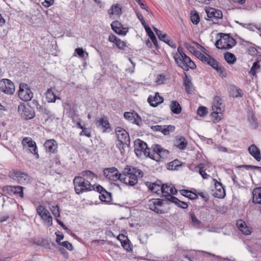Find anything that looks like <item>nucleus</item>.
Wrapping results in <instances>:
<instances>
[{
    "label": "nucleus",
    "mask_w": 261,
    "mask_h": 261,
    "mask_svg": "<svg viewBox=\"0 0 261 261\" xmlns=\"http://www.w3.org/2000/svg\"><path fill=\"white\" fill-rule=\"evenodd\" d=\"M177 51L179 55L176 54L174 56V59L179 67L186 71H188L189 68L194 69L196 68L195 63L184 53L182 48L178 47Z\"/></svg>",
    "instance_id": "obj_1"
},
{
    "label": "nucleus",
    "mask_w": 261,
    "mask_h": 261,
    "mask_svg": "<svg viewBox=\"0 0 261 261\" xmlns=\"http://www.w3.org/2000/svg\"><path fill=\"white\" fill-rule=\"evenodd\" d=\"M147 152V156L157 162L167 159L169 153L168 150L159 144H153Z\"/></svg>",
    "instance_id": "obj_2"
},
{
    "label": "nucleus",
    "mask_w": 261,
    "mask_h": 261,
    "mask_svg": "<svg viewBox=\"0 0 261 261\" xmlns=\"http://www.w3.org/2000/svg\"><path fill=\"white\" fill-rule=\"evenodd\" d=\"M75 192L80 194L85 192L95 190L96 186L92 185L90 182L82 176H76L73 179Z\"/></svg>",
    "instance_id": "obj_3"
},
{
    "label": "nucleus",
    "mask_w": 261,
    "mask_h": 261,
    "mask_svg": "<svg viewBox=\"0 0 261 261\" xmlns=\"http://www.w3.org/2000/svg\"><path fill=\"white\" fill-rule=\"evenodd\" d=\"M236 44V40L228 34H221L220 39L215 43L217 48L229 49Z\"/></svg>",
    "instance_id": "obj_4"
},
{
    "label": "nucleus",
    "mask_w": 261,
    "mask_h": 261,
    "mask_svg": "<svg viewBox=\"0 0 261 261\" xmlns=\"http://www.w3.org/2000/svg\"><path fill=\"white\" fill-rule=\"evenodd\" d=\"M10 178L20 184H25L31 182V178L26 173L20 170H13L9 174Z\"/></svg>",
    "instance_id": "obj_5"
},
{
    "label": "nucleus",
    "mask_w": 261,
    "mask_h": 261,
    "mask_svg": "<svg viewBox=\"0 0 261 261\" xmlns=\"http://www.w3.org/2000/svg\"><path fill=\"white\" fill-rule=\"evenodd\" d=\"M37 214L40 217L44 223L48 226H50L53 224V218L49 211L42 205L37 207Z\"/></svg>",
    "instance_id": "obj_6"
},
{
    "label": "nucleus",
    "mask_w": 261,
    "mask_h": 261,
    "mask_svg": "<svg viewBox=\"0 0 261 261\" xmlns=\"http://www.w3.org/2000/svg\"><path fill=\"white\" fill-rule=\"evenodd\" d=\"M149 149L145 142L140 139L135 141L134 150L137 156L141 157L143 155L147 156Z\"/></svg>",
    "instance_id": "obj_7"
},
{
    "label": "nucleus",
    "mask_w": 261,
    "mask_h": 261,
    "mask_svg": "<svg viewBox=\"0 0 261 261\" xmlns=\"http://www.w3.org/2000/svg\"><path fill=\"white\" fill-rule=\"evenodd\" d=\"M22 145L24 149H27L29 152L33 154L37 159H38L39 155L37 152V146L35 141L31 138L25 137L22 140Z\"/></svg>",
    "instance_id": "obj_8"
},
{
    "label": "nucleus",
    "mask_w": 261,
    "mask_h": 261,
    "mask_svg": "<svg viewBox=\"0 0 261 261\" xmlns=\"http://www.w3.org/2000/svg\"><path fill=\"white\" fill-rule=\"evenodd\" d=\"M18 96L23 101H27L31 100L33 93L27 84L22 83L19 85Z\"/></svg>",
    "instance_id": "obj_9"
},
{
    "label": "nucleus",
    "mask_w": 261,
    "mask_h": 261,
    "mask_svg": "<svg viewBox=\"0 0 261 261\" xmlns=\"http://www.w3.org/2000/svg\"><path fill=\"white\" fill-rule=\"evenodd\" d=\"M103 176L108 179L112 181H120L121 174L115 167L107 168L103 170Z\"/></svg>",
    "instance_id": "obj_10"
},
{
    "label": "nucleus",
    "mask_w": 261,
    "mask_h": 261,
    "mask_svg": "<svg viewBox=\"0 0 261 261\" xmlns=\"http://www.w3.org/2000/svg\"><path fill=\"white\" fill-rule=\"evenodd\" d=\"M18 111L21 117L25 120L31 119L35 117V112L29 106L21 105L18 106Z\"/></svg>",
    "instance_id": "obj_11"
},
{
    "label": "nucleus",
    "mask_w": 261,
    "mask_h": 261,
    "mask_svg": "<svg viewBox=\"0 0 261 261\" xmlns=\"http://www.w3.org/2000/svg\"><path fill=\"white\" fill-rule=\"evenodd\" d=\"M0 90L6 94L12 95L15 91V87L10 80L4 79L0 81Z\"/></svg>",
    "instance_id": "obj_12"
},
{
    "label": "nucleus",
    "mask_w": 261,
    "mask_h": 261,
    "mask_svg": "<svg viewBox=\"0 0 261 261\" xmlns=\"http://www.w3.org/2000/svg\"><path fill=\"white\" fill-rule=\"evenodd\" d=\"M161 189L163 196L165 197L169 201H171L170 197H174L172 195L176 194L177 192L176 189L172 185L163 184L161 186Z\"/></svg>",
    "instance_id": "obj_13"
},
{
    "label": "nucleus",
    "mask_w": 261,
    "mask_h": 261,
    "mask_svg": "<svg viewBox=\"0 0 261 261\" xmlns=\"http://www.w3.org/2000/svg\"><path fill=\"white\" fill-rule=\"evenodd\" d=\"M116 134L117 137L119 145L126 144L129 143V137L128 133L121 127H117L116 129Z\"/></svg>",
    "instance_id": "obj_14"
},
{
    "label": "nucleus",
    "mask_w": 261,
    "mask_h": 261,
    "mask_svg": "<svg viewBox=\"0 0 261 261\" xmlns=\"http://www.w3.org/2000/svg\"><path fill=\"white\" fill-rule=\"evenodd\" d=\"M95 191L98 192L100 195L99 199L102 202H111L112 198L111 194L108 192L102 187L100 185H96Z\"/></svg>",
    "instance_id": "obj_15"
},
{
    "label": "nucleus",
    "mask_w": 261,
    "mask_h": 261,
    "mask_svg": "<svg viewBox=\"0 0 261 261\" xmlns=\"http://www.w3.org/2000/svg\"><path fill=\"white\" fill-rule=\"evenodd\" d=\"M124 117L125 119L130 122L140 125L142 122L141 118L139 115L135 112H126L124 113Z\"/></svg>",
    "instance_id": "obj_16"
},
{
    "label": "nucleus",
    "mask_w": 261,
    "mask_h": 261,
    "mask_svg": "<svg viewBox=\"0 0 261 261\" xmlns=\"http://www.w3.org/2000/svg\"><path fill=\"white\" fill-rule=\"evenodd\" d=\"M205 12L209 18L215 19L216 20L221 19L223 17V14L221 11L214 8L209 7L205 9Z\"/></svg>",
    "instance_id": "obj_17"
},
{
    "label": "nucleus",
    "mask_w": 261,
    "mask_h": 261,
    "mask_svg": "<svg viewBox=\"0 0 261 261\" xmlns=\"http://www.w3.org/2000/svg\"><path fill=\"white\" fill-rule=\"evenodd\" d=\"M212 110L213 112L222 113L224 111V107L222 99L219 96H215L212 104Z\"/></svg>",
    "instance_id": "obj_18"
},
{
    "label": "nucleus",
    "mask_w": 261,
    "mask_h": 261,
    "mask_svg": "<svg viewBox=\"0 0 261 261\" xmlns=\"http://www.w3.org/2000/svg\"><path fill=\"white\" fill-rule=\"evenodd\" d=\"M120 181L130 186H134L138 183V178L135 174H131L129 175H126L121 177Z\"/></svg>",
    "instance_id": "obj_19"
},
{
    "label": "nucleus",
    "mask_w": 261,
    "mask_h": 261,
    "mask_svg": "<svg viewBox=\"0 0 261 261\" xmlns=\"http://www.w3.org/2000/svg\"><path fill=\"white\" fill-rule=\"evenodd\" d=\"M162 205V200L158 199L153 200L151 201L149 206L151 211H154L158 214H163L164 212L161 209Z\"/></svg>",
    "instance_id": "obj_20"
},
{
    "label": "nucleus",
    "mask_w": 261,
    "mask_h": 261,
    "mask_svg": "<svg viewBox=\"0 0 261 261\" xmlns=\"http://www.w3.org/2000/svg\"><path fill=\"white\" fill-rule=\"evenodd\" d=\"M46 150L51 153H55L58 148V144L54 139L47 140L44 144Z\"/></svg>",
    "instance_id": "obj_21"
},
{
    "label": "nucleus",
    "mask_w": 261,
    "mask_h": 261,
    "mask_svg": "<svg viewBox=\"0 0 261 261\" xmlns=\"http://www.w3.org/2000/svg\"><path fill=\"white\" fill-rule=\"evenodd\" d=\"M237 227L245 235H249L251 233V229L247 226L245 222L241 219L237 221Z\"/></svg>",
    "instance_id": "obj_22"
},
{
    "label": "nucleus",
    "mask_w": 261,
    "mask_h": 261,
    "mask_svg": "<svg viewBox=\"0 0 261 261\" xmlns=\"http://www.w3.org/2000/svg\"><path fill=\"white\" fill-rule=\"evenodd\" d=\"M147 101L151 106L155 107L163 102V98L159 95L158 93H156L153 96H149Z\"/></svg>",
    "instance_id": "obj_23"
},
{
    "label": "nucleus",
    "mask_w": 261,
    "mask_h": 261,
    "mask_svg": "<svg viewBox=\"0 0 261 261\" xmlns=\"http://www.w3.org/2000/svg\"><path fill=\"white\" fill-rule=\"evenodd\" d=\"M248 151L250 154L257 161L261 160L260 151L259 148L254 144L251 145L248 147Z\"/></svg>",
    "instance_id": "obj_24"
},
{
    "label": "nucleus",
    "mask_w": 261,
    "mask_h": 261,
    "mask_svg": "<svg viewBox=\"0 0 261 261\" xmlns=\"http://www.w3.org/2000/svg\"><path fill=\"white\" fill-rule=\"evenodd\" d=\"M4 189L6 190L9 191L10 192H12L14 194H16L19 196L20 197H23V188L21 186H6L4 188Z\"/></svg>",
    "instance_id": "obj_25"
},
{
    "label": "nucleus",
    "mask_w": 261,
    "mask_h": 261,
    "mask_svg": "<svg viewBox=\"0 0 261 261\" xmlns=\"http://www.w3.org/2000/svg\"><path fill=\"white\" fill-rule=\"evenodd\" d=\"M175 145L180 150L185 149L187 145L188 142L186 139L181 136H177L175 141Z\"/></svg>",
    "instance_id": "obj_26"
},
{
    "label": "nucleus",
    "mask_w": 261,
    "mask_h": 261,
    "mask_svg": "<svg viewBox=\"0 0 261 261\" xmlns=\"http://www.w3.org/2000/svg\"><path fill=\"white\" fill-rule=\"evenodd\" d=\"M252 201L254 203L261 204V187H257L252 191Z\"/></svg>",
    "instance_id": "obj_27"
},
{
    "label": "nucleus",
    "mask_w": 261,
    "mask_h": 261,
    "mask_svg": "<svg viewBox=\"0 0 261 261\" xmlns=\"http://www.w3.org/2000/svg\"><path fill=\"white\" fill-rule=\"evenodd\" d=\"M109 40L115 43L117 47L120 49H122L125 46V43L114 35H110Z\"/></svg>",
    "instance_id": "obj_28"
},
{
    "label": "nucleus",
    "mask_w": 261,
    "mask_h": 261,
    "mask_svg": "<svg viewBox=\"0 0 261 261\" xmlns=\"http://www.w3.org/2000/svg\"><path fill=\"white\" fill-rule=\"evenodd\" d=\"M46 98L48 102H55L56 100L60 99L55 93L54 92L53 89H48L46 92Z\"/></svg>",
    "instance_id": "obj_29"
},
{
    "label": "nucleus",
    "mask_w": 261,
    "mask_h": 261,
    "mask_svg": "<svg viewBox=\"0 0 261 261\" xmlns=\"http://www.w3.org/2000/svg\"><path fill=\"white\" fill-rule=\"evenodd\" d=\"M170 108L172 112L175 114H179L181 111V107L176 100H172L171 102Z\"/></svg>",
    "instance_id": "obj_30"
},
{
    "label": "nucleus",
    "mask_w": 261,
    "mask_h": 261,
    "mask_svg": "<svg viewBox=\"0 0 261 261\" xmlns=\"http://www.w3.org/2000/svg\"><path fill=\"white\" fill-rule=\"evenodd\" d=\"M153 30L160 40L164 41L167 44L170 45L169 40L166 34H163L162 31H160L155 28H153Z\"/></svg>",
    "instance_id": "obj_31"
},
{
    "label": "nucleus",
    "mask_w": 261,
    "mask_h": 261,
    "mask_svg": "<svg viewBox=\"0 0 261 261\" xmlns=\"http://www.w3.org/2000/svg\"><path fill=\"white\" fill-rule=\"evenodd\" d=\"M110 15L119 16L121 14V8L118 5L112 6L110 10H109Z\"/></svg>",
    "instance_id": "obj_32"
},
{
    "label": "nucleus",
    "mask_w": 261,
    "mask_h": 261,
    "mask_svg": "<svg viewBox=\"0 0 261 261\" xmlns=\"http://www.w3.org/2000/svg\"><path fill=\"white\" fill-rule=\"evenodd\" d=\"M179 192L182 196L187 197L192 200L196 199L198 198L197 194L187 190H180Z\"/></svg>",
    "instance_id": "obj_33"
},
{
    "label": "nucleus",
    "mask_w": 261,
    "mask_h": 261,
    "mask_svg": "<svg viewBox=\"0 0 261 261\" xmlns=\"http://www.w3.org/2000/svg\"><path fill=\"white\" fill-rule=\"evenodd\" d=\"M260 68V65L259 64V61L258 60L254 62L249 72L251 76H256V72Z\"/></svg>",
    "instance_id": "obj_34"
},
{
    "label": "nucleus",
    "mask_w": 261,
    "mask_h": 261,
    "mask_svg": "<svg viewBox=\"0 0 261 261\" xmlns=\"http://www.w3.org/2000/svg\"><path fill=\"white\" fill-rule=\"evenodd\" d=\"M170 198L171 199V201L170 202L175 203L176 205L181 208H186L188 206L187 203L179 200L175 197H171Z\"/></svg>",
    "instance_id": "obj_35"
},
{
    "label": "nucleus",
    "mask_w": 261,
    "mask_h": 261,
    "mask_svg": "<svg viewBox=\"0 0 261 261\" xmlns=\"http://www.w3.org/2000/svg\"><path fill=\"white\" fill-rule=\"evenodd\" d=\"M146 32L150 38L151 40L156 47H158V41L154 33L149 27H146Z\"/></svg>",
    "instance_id": "obj_36"
},
{
    "label": "nucleus",
    "mask_w": 261,
    "mask_h": 261,
    "mask_svg": "<svg viewBox=\"0 0 261 261\" xmlns=\"http://www.w3.org/2000/svg\"><path fill=\"white\" fill-rule=\"evenodd\" d=\"M224 57L226 61L230 64H233L236 61V58L234 55L230 53H226L224 55Z\"/></svg>",
    "instance_id": "obj_37"
},
{
    "label": "nucleus",
    "mask_w": 261,
    "mask_h": 261,
    "mask_svg": "<svg viewBox=\"0 0 261 261\" xmlns=\"http://www.w3.org/2000/svg\"><path fill=\"white\" fill-rule=\"evenodd\" d=\"M83 177H86L88 179L90 180H92L94 178H97V175L94 174L93 172L90 170H85L82 172L81 173Z\"/></svg>",
    "instance_id": "obj_38"
},
{
    "label": "nucleus",
    "mask_w": 261,
    "mask_h": 261,
    "mask_svg": "<svg viewBox=\"0 0 261 261\" xmlns=\"http://www.w3.org/2000/svg\"><path fill=\"white\" fill-rule=\"evenodd\" d=\"M191 219L193 225L197 228H201L202 227V223L199 221L194 214H190Z\"/></svg>",
    "instance_id": "obj_39"
},
{
    "label": "nucleus",
    "mask_w": 261,
    "mask_h": 261,
    "mask_svg": "<svg viewBox=\"0 0 261 261\" xmlns=\"http://www.w3.org/2000/svg\"><path fill=\"white\" fill-rule=\"evenodd\" d=\"M200 18L198 13L195 11L191 12V20L194 24H197L199 22Z\"/></svg>",
    "instance_id": "obj_40"
},
{
    "label": "nucleus",
    "mask_w": 261,
    "mask_h": 261,
    "mask_svg": "<svg viewBox=\"0 0 261 261\" xmlns=\"http://www.w3.org/2000/svg\"><path fill=\"white\" fill-rule=\"evenodd\" d=\"M149 189L153 193L158 194L161 191V187L155 183H150L148 186Z\"/></svg>",
    "instance_id": "obj_41"
},
{
    "label": "nucleus",
    "mask_w": 261,
    "mask_h": 261,
    "mask_svg": "<svg viewBox=\"0 0 261 261\" xmlns=\"http://www.w3.org/2000/svg\"><path fill=\"white\" fill-rule=\"evenodd\" d=\"M98 124L101 126L105 129L104 132L110 128V124L109 121L104 118H101L98 121Z\"/></svg>",
    "instance_id": "obj_42"
},
{
    "label": "nucleus",
    "mask_w": 261,
    "mask_h": 261,
    "mask_svg": "<svg viewBox=\"0 0 261 261\" xmlns=\"http://www.w3.org/2000/svg\"><path fill=\"white\" fill-rule=\"evenodd\" d=\"M184 86L186 91L190 93L192 88V83L191 80L186 75L184 81Z\"/></svg>",
    "instance_id": "obj_43"
},
{
    "label": "nucleus",
    "mask_w": 261,
    "mask_h": 261,
    "mask_svg": "<svg viewBox=\"0 0 261 261\" xmlns=\"http://www.w3.org/2000/svg\"><path fill=\"white\" fill-rule=\"evenodd\" d=\"M236 22L243 28L247 29L248 30L251 31H254L255 29H258L257 27L253 24L252 23H244L236 21Z\"/></svg>",
    "instance_id": "obj_44"
},
{
    "label": "nucleus",
    "mask_w": 261,
    "mask_h": 261,
    "mask_svg": "<svg viewBox=\"0 0 261 261\" xmlns=\"http://www.w3.org/2000/svg\"><path fill=\"white\" fill-rule=\"evenodd\" d=\"M113 31H114L116 33L119 35H125L127 32H128V29L126 28H123L122 26L118 27L116 28H114L112 29Z\"/></svg>",
    "instance_id": "obj_45"
},
{
    "label": "nucleus",
    "mask_w": 261,
    "mask_h": 261,
    "mask_svg": "<svg viewBox=\"0 0 261 261\" xmlns=\"http://www.w3.org/2000/svg\"><path fill=\"white\" fill-rule=\"evenodd\" d=\"M221 186V189H219L218 191L215 192L214 195L215 197L218 198H223L225 195L224 189L222 187V184L219 183Z\"/></svg>",
    "instance_id": "obj_46"
},
{
    "label": "nucleus",
    "mask_w": 261,
    "mask_h": 261,
    "mask_svg": "<svg viewBox=\"0 0 261 261\" xmlns=\"http://www.w3.org/2000/svg\"><path fill=\"white\" fill-rule=\"evenodd\" d=\"M75 51L80 58L86 59L88 57V54L84 51L82 48H76Z\"/></svg>",
    "instance_id": "obj_47"
},
{
    "label": "nucleus",
    "mask_w": 261,
    "mask_h": 261,
    "mask_svg": "<svg viewBox=\"0 0 261 261\" xmlns=\"http://www.w3.org/2000/svg\"><path fill=\"white\" fill-rule=\"evenodd\" d=\"M134 170V167L131 166H127L123 170V174H121V177L126 176V175H129L132 174H133L132 170Z\"/></svg>",
    "instance_id": "obj_48"
},
{
    "label": "nucleus",
    "mask_w": 261,
    "mask_h": 261,
    "mask_svg": "<svg viewBox=\"0 0 261 261\" xmlns=\"http://www.w3.org/2000/svg\"><path fill=\"white\" fill-rule=\"evenodd\" d=\"M178 161H177L176 160H174L172 162H171L169 163H168L167 168L169 170H177L178 167L179 166V165H178Z\"/></svg>",
    "instance_id": "obj_49"
},
{
    "label": "nucleus",
    "mask_w": 261,
    "mask_h": 261,
    "mask_svg": "<svg viewBox=\"0 0 261 261\" xmlns=\"http://www.w3.org/2000/svg\"><path fill=\"white\" fill-rule=\"evenodd\" d=\"M197 168H199V173L202 176L203 179H206L208 176L204 171L202 170L204 168V165L202 164H200L197 166Z\"/></svg>",
    "instance_id": "obj_50"
},
{
    "label": "nucleus",
    "mask_w": 261,
    "mask_h": 261,
    "mask_svg": "<svg viewBox=\"0 0 261 261\" xmlns=\"http://www.w3.org/2000/svg\"><path fill=\"white\" fill-rule=\"evenodd\" d=\"M197 113L200 116L204 117L207 113V109L205 107H200L198 108Z\"/></svg>",
    "instance_id": "obj_51"
},
{
    "label": "nucleus",
    "mask_w": 261,
    "mask_h": 261,
    "mask_svg": "<svg viewBox=\"0 0 261 261\" xmlns=\"http://www.w3.org/2000/svg\"><path fill=\"white\" fill-rule=\"evenodd\" d=\"M175 127L173 125H164V130L163 134L165 135H167L169 134L170 132H172L174 130Z\"/></svg>",
    "instance_id": "obj_52"
},
{
    "label": "nucleus",
    "mask_w": 261,
    "mask_h": 261,
    "mask_svg": "<svg viewBox=\"0 0 261 261\" xmlns=\"http://www.w3.org/2000/svg\"><path fill=\"white\" fill-rule=\"evenodd\" d=\"M117 239L121 242V245H127L128 239L126 236L123 234H120L117 237Z\"/></svg>",
    "instance_id": "obj_53"
},
{
    "label": "nucleus",
    "mask_w": 261,
    "mask_h": 261,
    "mask_svg": "<svg viewBox=\"0 0 261 261\" xmlns=\"http://www.w3.org/2000/svg\"><path fill=\"white\" fill-rule=\"evenodd\" d=\"M222 113H217V112H213L211 113L212 118L214 121V122H218L221 120L222 117L220 115H219V114H221Z\"/></svg>",
    "instance_id": "obj_54"
},
{
    "label": "nucleus",
    "mask_w": 261,
    "mask_h": 261,
    "mask_svg": "<svg viewBox=\"0 0 261 261\" xmlns=\"http://www.w3.org/2000/svg\"><path fill=\"white\" fill-rule=\"evenodd\" d=\"M50 210L53 214V215L56 217H60V214L59 211V207L58 205L52 206L50 208Z\"/></svg>",
    "instance_id": "obj_55"
},
{
    "label": "nucleus",
    "mask_w": 261,
    "mask_h": 261,
    "mask_svg": "<svg viewBox=\"0 0 261 261\" xmlns=\"http://www.w3.org/2000/svg\"><path fill=\"white\" fill-rule=\"evenodd\" d=\"M39 2L45 8L50 7L54 3V0H39Z\"/></svg>",
    "instance_id": "obj_56"
},
{
    "label": "nucleus",
    "mask_w": 261,
    "mask_h": 261,
    "mask_svg": "<svg viewBox=\"0 0 261 261\" xmlns=\"http://www.w3.org/2000/svg\"><path fill=\"white\" fill-rule=\"evenodd\" d=\"M199 58L202 62L207 64V62H208V60H210L211 57L207 54L204 55L200 54L199 55Z\"/></svg>",
    "instance_id": "obj_57"
},
{
    "label": "nucleus",
    "mask_w": 261,
    "mask_h": 261,
    "mask_svg": "<svg viewBox=\"0 0 261 261\" xmlns=\"http://www.w3.org/2000/svg\"><path fill=\"white\" fill-rule=\"evenodd\" d=\"M207 64L212 66L213 68H215L219 64V63L215 60L214 58H212L208 60V62H207Z\"/></svg>",
    "instance_id": "obj_58"
},
{
    "label": "nucleus",
    "mask_w": 261,
    "mask_h": 261,
    "mask_svg": "<svg viewBox=\"0 0 261 261\" xmlns=\"http://www.w3.org/2000/svg\"><path fill=\"white\" fill-rule=\"evenodd\" d=\"M132 172H133V174H135V175H136V177L137 178L138 177H142L143 176V172L141 170L135 167H134V170H132Z\"/></svg>",
    "instance_id": "obj_59"
},
{
    "label": "nucleus",
    "mask_w": 261,
    "mask_h": 261,
    "mask_svg": "<svg viewBox=\"0 0 261 261\" xmlns=\"http://www.w3.org/2000/svg\"><path fill=\"white\" fill-rule=\"evenodd\" d=\"M57 247H58L57 249H58V251H59L60 252V253L61 254H62L65 257H67L68 255H67V252L66 251V249L65 247H63V246H61L60 247H59V246H57Z\"/></svg>",
    "instance_id": "obj_60"
},
{
    "label": "nucleus",
    "mask_w": 261,
    "mask_h": 261,
    "mask_svg": "<svg viewBox=\"0 0 261 261\" xmlns=\"http://www.w3.org/2000/svg\"><path fill=\"white\" fill-rule=\"evenodd\" d=\"M151 129L154 131L161 132L162 133H163L164 126H161V125H159L152 126Z\"/></svg>",
    "instance_id": "obj_61"
},
{
    "label": "nucleus",
    "mask_w": 261,
    "mask_h": 261,
    "mask_svg": "<svg viewBox=\"0 0 261 261\" xmlns=\"http://www.w3.org/2000/svg\"><path fill=\"white\" fill-rule=\"evenodd\" d=\"M240 167H244L246 168V169H256L258 170L260 172H261V167L259 166H253V165H242L240 166Z\"/></svg>",
    "instance_id": "obj_62"
},
{
    "label": "nucleus",
    "mask_w": 261,
    "mask_h": 261,
    "mask_svg": "<svg viewBox=\"0 0 261 261\" xmlns=\"http://www.w3.org/2000/svg\"><path fill=\"white\" fill-rule=\"evenodd\" d=\"M82 129V131L80 134V136H86L88 137H90L91 136L90 133L86 127H84Z\"/></svg>",
    "instance_id": "obj_63"
},
{
    "label": "nucleus",
    "mask_w": 261,
    "mask_h": 261,
    "mask_svg": "<svg viewBox=\"0 0 261 261\" xmlns=\"http://www.w3.org/2000/svg\"><path fill=\"white\" fill-rule=\"evenodd\" d=\"M164 81H165V76L164 75L160 74L158 76L156 82L158 84H161L164 83Z\"/></svg>",
    "instance_id": "obj_64"
}]
</instances>
